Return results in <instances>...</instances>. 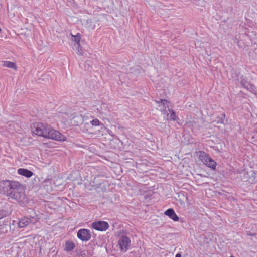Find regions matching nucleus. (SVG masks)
<instances>
[{
  "instance_id": "obj_1",
  "label": "nucleus",
  "mask_w": 257,
  "mask_h": 257,
  "mask_svg": "<svg viewBox=\"0 0 257 257\" xmlns=\"http://www.w3.org/2000/svg\"><path fill=\"white\" fill-rule=\"evenodd\" d=\"M33 127L34 132L38 136L59 141L66 140L65 136L47 124L40 122L34 124Z\"/></svg>"
},
{
  "instance_id": "obj_2",
  "label": "nucleus",
  "mask_w": 257,
  "mask_h": 257,
  "mask_svg": "<svg viewBox=\"0 0 257 257\" xmlns=\"http://www.w3.org/2000/svg\"><path fill=\"white\" fill-rule=\"evenodd\" d=\"M5 194L18 202H23L25 199L26 196L23 186L17 181H10L8 190Z\"/></svg>"
},
{
  "instance_id": "obj_3",
  "label": "nucleus",
  "mask_w": 257,
  "mask_h": 257,
  "mask_svg": "<svg viewBox=\"0 0 257 257\" xmlns=\"http://www.w3.org/2000/svg\"><path fill=\"white\" fill-rule=\"evenodd\" d=\"M198 155L199 160L204 165L212 169H215L216 163L209 155L203 151H199L198 152Z\"/></svg>"
},
{
  "instance_id": "obj_4",
  "label": "nucleus",
  "mask_w": 257,
  "mask_h": 257,
  "mask_svg": "<svg viewBox=\"0 0 257 257\" xmlns=\"http://www.w3.org/2000/svg\"><path fill=\"white\" fill-rule=\"evenodd\" d=\"M131 240L126 236H122L119 239L118 242V245L121 251L126 252L128 247L131 246Z\"/></svg>"
},
{
  "instance_id": "obj_5",
  "label": "nucleus",
  "mask_w": 257,
  "mask_h": 257,
  "mask_svg": "<svg viewBox=\"0 0 257 257\" xmlns=\"http://www.w3.org/2000/svg\"><path fill=\"white\" fill-rule=\"evenodd\" d=\"M77 237L83 241H87L90 239L91 235L89 230L81 229L78 231Z\"/></svg>"
},
{
  "instance_id": "obj_6",
  "label": "nucleus",
  "mask_w": 257,
  "mask_h": 257,
  "mask_svg": "<svg viewBox=\"0 0 257 257\" xmlns=\"http://www.w3.org/2000/svg\"><path fill=\"white\" fill-rule=\"evenodd\" d=\"M36 221L37 219L35 217H31L30 218L24 217L19 220L18 226L19 228H23L31 223L34 224Z\"/></svg>"
},
{
  "instance_id": "obj_7",
  "label": "nucleus",
  "mask_w": 257,
  "mask_h": 257,
  "mask_svg": "<svg viewBox=\"0 0 257 257\" xmlns=\"http://www.w3.org/2000/svg\"><path fill=\"white\" fill-rule=\"evenodd\" d=\"M92 227L98 231H105L108 227L109 225L107 222L103 221H95L92 223Z\"/></svg>"
},
{
  "instance_id": "obj_8",
  "label": "nucleus",
  "mask_w": 257,
  "mask_h": 257,
  "mask_svg": "<svg viewBox=\"0 0 257 257\" xmlns=\"http://www.w3.org/2000/svg\"><path fill=\"white\" fill-rule=\"evenodd\" d=\"M241 174H244V175L249 176L248 179H247V182L250 183H255L257 182L256 179V174L253 171H250L246 172L245 171H243Z\"/></svg>"
},
{
  "instance_id": "obj_9",
  "label": "nucleus",
  "mask_w": 257,
  "mask_h": 257,
  "mask_svg": "<svg viewBox=\"0 0 257 257\" xmlns=\"http://www.w3.org/2000/svg\"><path fill=\"white\" fill-rule=\"evenodd\" d=\"M165 215L169 216L171 219L174 221H177L179 220V217L175 213L174 210L170 208L167 209L164 213Z\"/></svg>"
},
{
  "instance_id": "obj_10",
  "label": "nucleus",
  "mask_w": 257,
  "mask_h": 257,
  "mask_svg": "<svg viewBox=\"0 0 257 257\" xmlns=\"http://www.w3.org/2000/svg\"><path fill=\"white\" fill-rule=\"evenodd\" d=\"M10 181L9 180L0 181V194H5L7 190H8Z\"/></svg>"
},
{
  "instance_id": "obj_11",
  "label": "nucleus",
  "mask_w": 257,
  "mask_h": 257,
  "mask_svg": "<svg viewBox=\"0 0 257 257\" xmlns=\"http://www.w3.org/2000/svg\"><path fill=\"white\" fill-rule=\"evenodd\" d=\"M18 173L27 178H30L33 175V173L32 171L24 168L19 169L18 170Z\"/></svg>"
},
{
  "instance_id": "obj_12",
  "label": "nucleus",
  "mask_w": 257,
  "mask_h": 257,
  "mask_svg": "<svg viewBox=\"0 0 257 257\" xmlns=\"http://www.w3.org/2000/svg\"><path fill=\"white\" fill-rule=\"evenodd\" d=\"M83 121V118L81 115L74 116L71 120V123L74 125H78Z\"/></svg>"
},
{
  "instance_id": "obj_13",
  "label": "nucleus",
  "mask_w": 257,
  "mask_h": 257,
  "mask_svg": "<svg viewBox=\"0 0 257 257\" xmlns=\"http://www.w3.org/2000/svg\"><path fill=\"white\" fill-rule=\"evenodd\" d=\"M241 80V85L244 87L245 88L247 89V90H250L252 88L253 85L251 84H250L246 79L243 77H242Z\"/></svg>"
},
{
  "instance_id": "obj_14",
  "label": "nucleus",
  "mask_w": 257,
  "mask_h": 257,
  "mask_svg": "<svg viewBox=\"0 0 257 257\" xmlns=\"http://www.w3.org/2000/svg\"><path fill=\"white\" fill-rule=\"evenodd\" d=\"M75 247V244L74 242L70 241H67L65 244V250L69 252L73 250Z\"/></svg>"
},
{
  "instance_id": "obj_15",
  "label": "nucleus",
  "mask_w": 257,
  "mask_h": 257,
  "mask_svg": "<svg viewBox=\"0 0 257 257\" xmlns=\"http://www.w3.org/2000/svg\"><path fill=\"white\" fill-rule=\"evenodd\" d=\"M159 104V107L161 111H165L166 107L168 108V102L165 99H161L160 101H156Z\"/></svg>"
},
{
  "instance_id": "obj_16",
  "label": "nucleus",
  "mask_w": 257,
  "mask_h": 257,
  "mask_svg": "<svg viewBox=\"0 0 257 257\" xmlns=\"http://www.w3.org/2000/svg\"><path fill=\"white\" fill-rule=\"evenodd\" d=\"M2 65L4 67H8L10 68L17 69V66L15 63L8 61H5L3 62Z\"/></svg>"
},
{
  "instance_id": "obj_17",
  "label": "nucleus",
  "mask_w": 257,
  "mask_h": 257,
  "mask_svg": "<svg viewBox=\"0 0 257 257\" xmlns=\"http://www.w3.org/2000/svg\"><path fill=\"white\" fill-rule=\"evenodd\" d=\"M72 37L74 38L73 39V41H74V42L76 43L77 45H78V47L80 46V36L79 34H77L75 36L72 35Z\"/></svg>"
},
{
  "instance_id": "obj_18",
  "label": "nucleus",
  "mask_w": 257,
  "mask_h": 257,
  "mask_svg": "<svg viewBox=\"0 0 257 257\" xmlns=\"http://www.w3.org/2000/svg\"><path fill=\"white\" fill-rule=\"evenodd\" d=\"M225 114H221L220 115H219L217 118V123L223 124L224 122V120L225 119Z\"/></svg>"
},
{
  "instance_id": "obj_19",
  "label": "nucleus",
  "mask_w": 257,
  "mask_h": 257,
  "mask_svg": "<svg viewBox=\"0 0 257 257\" xmlns=\"http://www.w3.org/2000/svg\"><path fill=\"white\" fill-rule=\"evenodd\" d=\"M168 110L171 113L170 116V119L172 120H175L176 118V116L175 115V113L173 111H171L169 109H168Z\"/></svg>"
},
{
  "instance_id": "obj_20",
  "label": "nucleus",
  "mask_w": 257,
  "mask_h": 257,
  "mask_svg": "<svg viewBox=\"0 0 257 257\" xmlns=\"http://www.w3.org/2000/svg\"><path fill=\"white\" fill-rule=\"evenodd\" d=\"M91 123L92 125L97 126L99 124V121L97 119H94L91 121Z\"/></svg>"
},
{
  "instance_id": "obj_21",
  "label": "nucleus",
  "mask_w": 257,
  "mask_h": 257,
  "mask_svg": "<svg viewBox=\"0 0 257 257\" xmlns=\"http://www.w3.org/2000/svg\"><path fill=\"white\" fill-rule=\"evenodd\" d=\"M98 179H99V177H96L94 178V183H97L96 184V185H100L102 183V182H98Z\"/></svg>"
},
{
  "instance_id": "obj_22",
  "label": "nucleus",
  "mask_w": 257,
  "mask_h": 257,
  "mask_svg": "<svg viewBox=\"0 0 257 257\" xmlns=\"http://www.w3.org/2000/svg\"><path fill=\"white\" fill-rule=\"evenodd\" d=\"M6 216V213L4 211L0 210V219Z\"/></svg>"
},
{
  "instance_id": "obj_23",
  "label": "nucleus",
  "mask_w": 257,
  "mask_h": 257,
  "mask_svg": "<svg viewBox=\"0 0 257 257\" xmlns=\"http://www.w3.org/2000/svg\"><path fill=\"white\" fill-rule=\"evenodd\" d=\"M243 174L242 179L244 180V181L247 182V179H248L249 176L244 175V174Z\"/></svg>"
},
{
  "instance_id": "obj_24",
  "label": "nucleus",
  "mask_w": 257,
  "mask_h": 257,
  "mask_svg": "<svg viewBox=\"0 0 257 257\" xmlns=\"http://www.w3.org/2000/svg\"><path fill=\"white\" fill-rule=\"evenodd\" d=\"M175 257H181V255L180 253H177Z\"/></svg>"
},
{
  "instance_id": "obj_25",
  "label": "nucleus",
  "mask_w": 257,
  "mask_h": 257,
  "mask_svg": "<svg viewBox=\"0 0 257 257\" xmlns=\"http://www.w3.org/2000/svg\"><path fill=\"white\" fill-rule=\"evenodd\" d=\"M200 43V41H197L196 43H195V45H196L197 44H199Z\"/></svg>"
}]
</instances>
